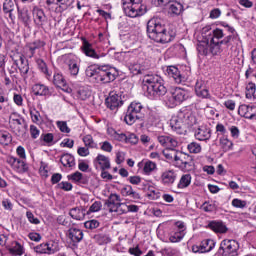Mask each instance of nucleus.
Instances as JSON below:
<instances>
[{
    "label": "nucleus",
    "instance_id": "9",
    "mask_svg": "<svg viewBox=\"0 0 256 256\" xmlns=\"http://www.w3.org/2000/svg\"><path fill=\"white\" fill-rule=\"evenodd\" d=\"M143 105L140 102H132L127 109L124 121L127 125H133L135 121L143 119Z\"/></svg>",
    "mask_w": 256,
    "mask_h": 256
},
{
    "label": "nucleus",
    "instance_id": "11",
    "mask_svg": "<svg viewBox=\"0 0 256 256\" xmlns=\"http://www.w3.org/2000/svg\"><path fill=\"white\" fill-rule=\"evenodd\" d=\"M33 249L35 253H38V255H54V253L59 251V243L55 241H48L35 246Z\"/></svg>",
    "mask_w": 256,
    "mask_h": 256
},
{
    "label": "nucleus",
    "instance_id": "7",
    "mask_svg": "<svg viewBox=\"0 0 256 256\" xmlns=\"http://www.w3.org/2000/svg\"><path fill=\"white\" fill-rule=\"evenodd\" d=\"M143 0H123V11L127 17H141L147 13V6L141 4Z\"/></svg>",
    "mask_w": 256,
    "mask_h": 256
},
{
    "label": "nucleus",
    "instance_id": "51",
    "mask_svg": "<svg viewBox=\"0 0 256 256\" xmlns=\"http://www.w3.org/2000/svg\"><path fill=\"white\" fill-rule=\"evenodd\" d=\"M187 149L189 151V153H201V144L197 143V142H191L190 144H188Z\"/></svg>",
    "mask_w": 256,
    "mask_h": 256
},
{
    "label": "nucleus",
    "instance_id": "13",
    "mask_svg": "<svg viewBox=\"0 0 256 256\" xmlns=\"http://www.w3.org/2000/svg\"><path fill=\"white\" fill-rule=\"evenodd\" d=\"M9 125L13 133H15V135H17L18 137H23V135H25V133L27 132V125L25 124V121H21V119L19 118L11 117Z\"/></svg>",
    "mask_w": 256,
    "mask_h": 256
},
{
    "label": "nucleus",
    "instance_id": "60",
    "mask_svg": "<svg viewBox=\"0 0 256 256\" xmlns=\"http://www.w3.org/2000/svg\"><path fill=\"white\" fill-rule=\"evenodd\" d=\"M84 227L86 229H97L99 227V221L97 220H89L84 223Z\"/></svg>",
    "mask_w": 256,
    "mask_h": 256
},
{
    "label": "nucleus",
    "instance_id": "28",
    "mask_svg": "<svg viewBox=\"0 0 256 256\" xmlns=\"http://www.w3.org/2000/svg\"><path fill=\"white\" fill-rule=\"evenodd\" d=\"M166 73L168 77L173 79L178 85L183 83V80L185 79V77L181 75V71H179V68H177L176 66H168L166 69Z\"/></svg>",
    "mask_w": 256,
    "mask_h": 256
},
{
    "label": "nucleus",
    "instance_id": "32",
    "mask_svg": "<svg viewBox=\"0 0 256 256\" xmlns=\"http://www.w3.org/2000/svg\"><path fill=\"white\" fill-rule=\"evenodd\" d=\"M32 91L34 95L40 96V97H45L50 94L49 87H47L45 84H35L32 87Z\"/></svg>",
    "mask_w": 256,
    "mask_h": 256
},
{
    "label": "nucleus",
    "instance_id": "35",
    "mask_svg": "<svg viewBox=\"0 0 256 256\" xmlns=\"http://www.w3.org/2000/svg\"><path fill=\"white\" fill-rule=\"evenodd\" d=\"M2 9L5 15L9 14L10 19H13V11H15V2L13 0H4Z\"/></svg>",
    "mask_w": 256,
    "mask_h": 256
},
{
    "label": "nucleus",
    "instance_id": "58",
    "mask_svg": "<svg viewBox=\"0 0 256 256\" xmlns=\"http://www.w3.org/2000/svg\"><path fill=\"white\" fill-rule=\"evenodd\" d=\"M229 131L231 133L232 139H239V136L241 135V131L237 126H230Z\"/></svg>",
    "mask_w": 256,
    "mask_h": 256
},
{
    "label": "nucleus",
    "instance_id": "14",
    "mask_svg": "<svg viewBox=\"0 0 256 256\" xmlns=\"http://www.w3.org/2000/svg\"><path fill=\"white\" fill-rule=\"evenodd\" d=\"M6 162L17 173H27V171H29V166L27 165V163H25V161H23L19 158L10 156L7 158Z\"/></svg>",
    "mask_w": 256,
    "mask_h": 256
},
{
    "label": "nucleus",
    "instance_id": "55",
    "mask_svg": "<svg viewBox=\"0 0 256 256\" xmlns=\"http://www.w3.org/2000/svg\"><path fill=\"white\" fill-rule=\"evenodd\" d=\"M232 206L237 209H244V207H247V202L245 200L235 198L232 200Z\"/></svg>",
    "mask_w": 256,
    "mask_h": 256
},
{
    "label": "nucleus",
    "instance_id": "49",
    "mask_svg": "<svg viewBox=\"0 0 256 256\" xmlns=\"http://www.w3.org/2000/svg\"><path fill=\"white\" fill-rule=\"evenodd\" d=\"M220 145L224 151H230L233 148V142L225 136L220 138Z\"/></svg>",
    "mask_w": 256,
    "mask_h": 256
},
{
    "label": "nucleus",
    "instance_id": "19",
    "mask_svg": "<svg viewBox=\"0 0 256 256\" xmlns=\"http://www.w3.org/2000/svg\"><path fill=\"white\" fill-rule=\"evenodd\" d=\"M75 3V0H46L47 5H56V11L63 13L67 9H71V6Z\"/></svg>",
    "mask_w": 256,
    "mask_h": 256
},
{
    "label": "nucleus",
    "instance_id": "64",
    "mask_svg": "<svg viewBox=\"0 0 256 256\" xmlns=\"http://www.w3.org/2000/svg\"><path fill=\"white\" fill-rule=\"evenodd\" d=\"M128 253H130V255H134V256H142L143 255V251H141L139 246L129 248Z\"/></svg>",
    "mask_w": 256,
    "mask_h": 256
},
{
    "label": "nucleus",
    "instance_id": "48",
    "mask_svg": "<svg viewBox=\"0 0 256 256\" xmlns=\"http://www.w3.org/2000/svg\"><path fill=\"white\" fill-rule=\"evenodd\" d=\"M103 207V204L101 201H95L89 208V210L86 211L87 215H91V213H99Z\"/></svg>",
    "mask_w": 256,
    "mask_h": 256
},
{
    "label": "nucleus",
    "instance_id": "18",
    "mask_svg": "<svg viewBox=\"0 0 256 256\" xmlns=\"http://www.w3.org/2000/svg\"><path fill=\"white\" fill-rule=\"evenodd\" d=\"M81 49L82 53H84L86 57H91V59H101V57H105V53H97V51L93 49V44L89 43L87 39H83Z\"/></svg>",
    "mask_w": 256,
    "mask_h": 256
},
{
    "label": "nucleus",
    "instance_id": "23",
    "mask_svg": "<svg viewBox=\"0 0 256 256\" xmlns=\"http://www.w3.org/2000/svg\"><path fill=\"white\" fill-rule=\"evenodd\" d=\"M33 19L35 25L37 27H43L47 23V15H45V11L39 7H34L32 11Z\"/></svg>",
    "mask_w": 256,
    "mask_h": 256
},
{
    "label": "nucleus",
    "instance_id": "16",
    "mask_svg": "<svg viewBox=\"0 0 256 256\" xmlns=\"http://www.w3.org/2000/svg\"><path fill=\"white\" fill-rule=\"evenodd\" d=\"M105 103L110 111H117L119 107L123 106V99L121 95L112 92L109 94V97L106 98Z\"/></svg>",
    "mask_w": 256,
    "mask_h": 256
},
{
    "label": "nucleus",
    "instance_id": "52",
    "mask_svg": "<svg viewBox=\"0 0 256 256\" xmlns=\"http://www.w3.org/2000/svg\"><path fill=\"white\" fill-rule=\"evenodd\" d=\"M12 137L9 132H0V143L1 145H9L11 143Z\"/></svg>",
    "mask_w": 256,
    "mask_h": 256
},
{
    "label": "nucleus",
    "instance_id": "33",
    "mask_svg": "<svg viewBox=\"0 0 256 256\" xmlns=\"http://www.w3.org/2000/svg\"><path fill=\"white\" fill-rule=\"evenodd\" d=\"M69 238L73 243H79L83 241V230L79 228H70L69 229Z\"/></svg>",
    "mask_w": 256,
    "mask_h": 256
},
{
    "label": "nucleus",
    "instance_id": "26",
    "mask_svg": "<svg viewBox=\"0 0 256 256\" xmlns=\"http://www.w3.org/2000/svg\"><path fill=\"white\" fill-rule=\"evenodd\" d=\"M157 139L160 145L166 147V149H175L179 145V142L173 136L161 135Z\"/></svg>",
    "mask_w": 256,
    "mask_h": 256
},
{
    "label": "nucleus",
    "instance_id": "42",
    "mask_svg": "<svg viewBox=\"0 0 256 256\" xmlns=\"http://www.w3.org/2000/svg\"><path fill=\"white\" fill-rule=\"evenodd\" d=\"M139 211V206L137 205H127V203H123L120 210V215H124L125 213H137Z\"/></svg>",
    "mask_w": 256,
    "mask_h": 256
},
{
    "label": "nucleus",
    "instance_id": "6",
    "mask_svg": "<svg viewBox=\"0 0 256 256\" xmlns=\"http://www.w3.org/2000/svg\"><path fill=\"white\" fill-rule=\"evenodd\" d=\"M197 120L191 111L187 109L180 110L176 116H173L170 119V127L174 133L178 135H183L185 133V129L189 127H193Z\"/></svg>",
    "mask_w": 256,
    "mask_h": 256
},
{
    "label": "nucleus",
    "instance_id": "10",
    "mask_svg": "<svg viewBox=\"0 0 256 256\" xmlns=\"http://www.w3.org/2000/svg\"><path fill=\"white\" fill-rule=\"evenodd\" d=\"M217 254L221 256H239V242L231 239L223 240Z\"/></svg>",
    "mask_w": 256,
    "mask_h": 256
},
{
    "label": "nucleus",
    "instance_id": "40",
    "mask_svg": "<svg viewBox=\"0 0 256 256\" xmlns=\"http://www.w3.org/2000/svg\"><path fill=\"white\" fill-rule=\"evenodd\" d=\"M36 63L38 69L46 76V79H51V72L49 71V68H47V63H45L43 59H37Z\"/></svg>",
    "mask_w": 256,
    "mask_h": 256
},
{
    "label": "nucleus",
    "instance_id": "29",
    "mask_svg": "<svg viewBox=\"0 0 256 256\" xmlns=\"http://www.w3.org/2000/svg\"><path fill=\"white\" fill-rule=\"evenodd\" d=\"M69 215L76 221H83L87 215V210L83 207H75L70 209Z\"/></svg>",
    "mask_w": 256,
    "mask_h": 256
},
{
    "label": "nucleus",
    "instance_id": "46",
    "mask_svg": "<svg viewBox=\"0 0 256 256\" xmlns=\"http://www.w3.org/2000/svg\"><path fill=\"white\" fill-rule=\"evenodd\" d=\"M182 11L183 5L179 2H172L169 6V13H172L173 15H181Z\"/></svg>",
    "mask_w": 256,
    "mask_h": 256
},
{
    "label": "nucleus",
    "instance_id": "61",
    "mask_svg": "<svg viewBox=\"0 0 256 256\" xmlns=\"http://www.w3.org/2000/svg\"><path fill=\"white\" fill-rule=\"evenodd\" d=\"M78 95L82 101H86L91 97V92L89 90L81 89L78 91Z\"/></svg>",
    "mask_w": 256,
    "mask_h": 256
},
{
    "label": "nucleus",
    "instance_id": "8",
    "mask_svg": "<svg viewBox=\"0 0 256 256\" xmlns=\"http://www.w3.org/2000/svg\"><path fill=\"white\" fill-rule=\"evenodd\" d=\"M189 99V91L176 87L171 90L170 94L166 96V105L173 109V107H177V105H181L183 101H187Z\"/></svg>",
    "mask_w": 256,
    "mask_h": 256
},
{
    "label": "nucleus",
    "instance_id": "15",
    "mask_svg": "<svg viewBox=\"0 0 256 256\" xmlns=\"http://www.w3.org/2000/svg\"><path fill=\"white\" fill-rule=\"evenodd\" d=\"M177 181V171L173 169L165 170L160 175V183L164 187H171Z\"/></svg>",
    "mask_w": 256,
    "mask_h": 256
},
{
    "label": "nucleus",
    "instance_id": "41",
    "mask_svg": "<svg viewBox=\"0 0 256 256\" xmlns=\"http://www.w3.org/2000/svg\"><path fill=\"white\" fill-rule=\"evenodd\" d=\"M157 164L151 160H147L144 162L143 173L144 175H150L153 171H156Z\"/></svg>",
    "mask_w": 256,
    "mask_h": 256
},
{
    "label": "nucleus",
    "instance_id": "12",
    "mask_svg": "<svg viewBox=\"0 0 256 256\" xmlns=\"http://www.w3.org/2000/svg\"><path fill=\"white\" fill-rule=\"evenodd\" d=\"M104 205L109 209L110 213H118L121 215V196L117 193H111L108 199L105 201Z\"/></svg>",
    "mask_w": 256,
    "mask_h": 256
},
{
    "label": "nucleus",
    "instance_id": "5",
    "mask_svg": "<svg viewBox=\"0 0 256 256\" xmlns=\"http://www.w3.org/2000/svg\"><path fill=\"white\" fill-rule=\"evenodd\" d=\"M237 36H226L223 29L216 28L212 31V38L209 43L210 53L212 55H219L223 52L221 45H226V47H233V45L237 44Z\"/></svg>",
    "mask_w": 256,
    "mask_h": 256
},
{
    "label": "nucleus",
    "instance_id": "1",
    "mask_svg": "<svg viewBox=\"0 0 256 256\" xmlns=\"http://www.w3.org/2000/svg\"><path fill=\"white\" fill-rule=\"evenodd\" d=\"M142 89L148 99H159L167 94L163 78L156 74H147L142 80Z\"/></svg>",
    "mask_w": 256,
    "mask_h": 256
},
{
    "label": "nucleus",
    "instance_id": "17",
    "mask_svg": "<svg viewBox=\"0 0 256 256\" xmlns=\"http://www.w3.org/2000/svg\"><path fill=\"white\" fill-rule=\"evenodd\" d=\"M63 60L68 67L69 74L72 77H77V75H79V61L72 55L63 56Z\"/></svg>",
    "mask_w": 256,
    "mask_h": 256
},
{
    "label": "nucleus",
    "instance_id": "54",
    "mask_svg": "<svg viewBox=\"0 0 256 256\" xmlns=\"http://www.w3.org/2000/svg\"><path fill=\"white\" fill-rule=\"evenodd\" d=\"M129 70L133 75H141V73H143V67H141V64L137 63L129 64Z\"/></svg>",
    "mask_w": 256,
    "mask_h": 256
},
{
    "label": "nucleus",
    "instance_id": "3",
    "mask_svg": "<svg viewBox=\"0 0 256 256\" xmlns=\"http://www.w3.org/2000/svg\"><path fill=\"white\" fill-rule=\"evenodd\" d=\"M162 154L167 161L177 169H180V171H193V159H191V156L177 149H164Z\"/></svg>",
    "mask_w": 256,
    "mask_h": 256
},
{
    "label": "nucleus",
    "instance_id": "30",
    "mask_svg": "<svg viewBox=\"0 0 256 256\" xmlns=\"http://www.w3.org/2000/svg\"><path fill=\"white\" fill-rule=\"evenodd\" d=\"M43 47H45V41L42 40H35L33 42L28 43L27 48L30 51V59L32 57H35L36 51H39V49H43Z\"/></svg>",
    "mask_w": 256,
    "mask_h": 256
},
{
    "label": "nucleus",
    "instance_id": "4",
    "mask_svg": "<svg viewBox=\"0 0 256 256\" xmlns=\"http://www.w3.org/2000/svg\"><path fill=\"white\" fill-rule=\"evenodd\" d=\"M86 76L95 79L97 83H113L119 76L117 69L109 66H88Z\"/></svg>",
    "mask_w": 256,
    "mask_h": 256
},
{
    "label": "nucleus",
    "instance_id": "53",
    "mask_svg": "<svg viewBox=\"0 0 256 256\" xmlns=\"http://www.w3.org/2000/svg\"><path fill=\"white\" fill-rule=\"evenodd\" d=\"M68 179L70 181H74V183H85L83 181V173L75 172L73 174L68 175Z\"/></svg>",
    "mask_w": 256,
    "mask_h": 256
},
{
    "label": "nucleus",
    "instance_id": "62",
    "mask_svg": "<svg viewBox=\"0 0 256 256\" xmlns=\"http://www.w3.org/2000/svg\"><path fill=\"white\" fill-rule=\"evenodd\" d=\"M41 131L39 130V128H37V126L35 125H31L30 126V135L32 137V139H37L40 135Z\"/></svg>",
    "mask_w": 256,
    "mask_h": 256
},
{
    "label": "nucleus",
    "instance_id": "37",
    "mask_svg": "<svg viewBox=\"0 0 256 256\" xmlns=\"http://www.w3.org/2000/svg\"><path fill=\"white\" fill-rule=\"evenodd\" d=\"M192 179L193 178L191 177V174L182 175L177 184V188L178 189H187V187H189V185H191Z\"/></svg>",
    "mask_w": 256,
    "mask_h": 256
},
{
    "label": "nucleus",
    "instance_id": "50",
    "mask_svg": "<svg viewBox=\"0 0 256 256\" xmlns=\"http://www.w3.org/2000/svg\"><path fill=\"white\" fill-rule=\"evenodd\" d=\"M256 86L255 83L250 82L246 86V99H251L255 96Z\"/></svg>",
    "mask_w": 256,
    "mask_h": 256
},
{
    "label": "nucleus",
    "instance_id": "34",
    "mask_svg": "<svg viewBox=\"0 0 256 256\" xmlns=\"http://www.w3.org/2000/svg\"><path fill=\"white\" fill-rule=\"evenodd\" d=\"M60 163L63 167H75V157L69 153L63 154L60 157Z\"/></svg>",
    "mask_w": 256,
    "mask_h": 256
},
{
    "label": "nucleus",
    "instance_id": "2",
    "mask_svg": "<svg viewBox=\"0 0 256 256\" xmlns=\"http://www.w3.org/2000/svg\"><path fill=\"white\" fill-rule=\"evenodd\" d=\"M147 35L156 43H171L175 39V32L168 31L158 18H152L147 23Z\"/></svg>",
    "mask_w": 256,
    "mask_h": 256
},
{
    "label": "nucleus",
    "instance_id": "38",
    "mask_svg": "<svg viewBox=\"0 0 256 256\" xmlns=\"http://www.w3.org/2000/svg\"><path fill=\"white\" fill-rule=\"evenodd\" d=\"M220 25L222 27H224L228 31V33H230V34L227 35V37H236L237 38V44L239 45V43H241V38L239 37V34L235 30V28H233L232 26L227 24V22H221Z\"/></svg>",
    "mask_w": 256,
    "mask_h": 256
},
{
    "label": "nucleus",
    "instance_id": "57",
    "mask_svg": "<svg viewBox=\"0 0 256 256\" xmlns=\"http://www.w3.org/2000/svg\"><path fill=\"white\" fill-rule=\"evenodd\" d=\"M26 217L29 223H32L33 225H39V223H41V221L38 220V218H35V215H33V212L31 211L26 212Z\"/></svg>",
    "mask_w": 256,
    "mask_h": 256
},
{
    "label": "nucleus",
    "instance_id": "24",
    "mask_svg": "<svg viewBox=\"0 0 256 256\" xmlns=\"http://www.w3.org/2000/svg\"><path fill=\"white\" fill-rule=\"evenodd\" d=\"M213 249H215V240L206 239L199 246H193L192 251L194 253H209Z\"/></svg>",
    "mask_w": 256,
    "mask_h": 256
},
{
    "label": "nucleus",
    "instance_id": "56",
    "mask_svg": "<svg viewBox=\"0 0 256 256\" xmlns=\"http://www.w3.org/2000/svg\"><path fill=\"white\" fill-rule=\"evenodd\" d=\"M40 139L44 141L47 145H53V133H47V134H42Z\"/></svg>",
    "mask_w": 256,
    "mask_h": 256
},
{
    "label": "nucleus",
    "instance_id": "21",
    "mask_svg": "<svg viewBox=\"0 0 256 256\" xmlns=\"http://www.w3.org/2000/svg\"><path fill=\"white\" fill-rule=\"evenodd\" d=\"M52 83L55 85V87L62 89L64 93H71V88L67 86V81L65 80V77H63V74L55 72L53 75Z\"/></svg>",
    "mask_w": 256,
    "mask_h": 256
},
{
    "label": "nucleus",
    "instance_id": "36",
    "mask_svg": "<svg viewBox=\"0 0 256 256\" xmlns=\"http://www.w3.org/2000/svg\"><path fill=\"white\" fill-rule=\"evenodd\" d=\"M209 227L214 233H227V226L223 222L212 221L209 223Z\"/></svg>",
    "mask_w": 256,
    "mask_h": 256
},
{
    "label": "nucleus",
    "instance_id": "31",
    "mask_svg": "<svg viewBox=\"0 0 256 256\" xmlns=\"http://www.w3.org/2000/svg\"><path fill=\"white\" fill-rule=\"evenodd\" d=\"M121 195L123 197H131L134 200L141 199V195L135 190H133V187L131 185H126L121 189Z\"/></svg>",
    "mask_w": 256,
    "mask_h": 256
},
{
    "label": "nucleus",
    "instance_id": "63",
    "mask_svg": "<svg viewBox=\"0 0 256 256\" xmlns=\"http://www.w3.org/2000/svg\"><path fill=\"white\" fill-rule=\"evenodd\" d=\"M58 188L63 191H71L73 189V184L69 182H60L58 184Z\"/></svg>",
    "mask_w": 256,
    "mask_h": 256
},
{
    "label": "nucleus",
    "instance_id": "45",
    "mask_svg": "<svg viewBox=\"0 0 256 256\" xmlns=\"http://www.w3.org/2000/svg\"><path fill=\"white\" fill-rule=\"evenodd\" d=\"M185 237V232L183 230H176L172 234H170L169 241L171 243H179Z\"/></svg>",
    "mask_w": 256,
    "mask_h": 256
},
{
    "label": "nucleus",
    "instance_id": "44",
    "mask_svg": "<svg viewBox=\"0 0 256 256\" xmlns=\"http://www.w3.org/2000/svg\"><path fill=\"white\" fill-rule=\"evenodd\" d=\"M93 239L98 245H107V243H111V237L107 234H96L93 236Z\"/></svg>",
    "mask_w": 256,
    "mask_h": 256
},
{
    "label": "nucleus",
    "instance_id": "43",
    "mask_svg": "<svg viewBox=\"0 0 256 256\" xmlns=\"http://www.w3.org/2000/svg\"><path fill=\"white\" fill-rule=\"evenodd\" d=\"M8 251L9 253H11V255H14V256H17V255L21 256L24 253L23 246H21L19 242H13L12 247H9Z\"/></svg>",
    "mask_w": 256,
    "mask_h": 256
},
{
    "label": "nucleus",
    "instance_id": "59",
    "mask_svg": "<svg viewBox=\"0 0 256 256\" xmlns=\"http://www.w3.org/2000/svg\"><path fill=\"white\" fill-rule=\"evenodd\" d=\"M57 127L62 133H71V129L67 126V122L59 121L57 122Z\"/></svg>",
    "mask_w": 256,
    "mask_h": 256
},
{
    "label": "nucleus",
    "instance_id": "39",
    "mask_svg": "<svg viewBox=\"0 0 256 256\" xmlns=\"http://www.w3.org/2000/svg\"><path fill=\"white\" fill-rule=\"evenodd\" d=\"M197 51L199 55L206 56L210 53L209 41H201L197 44Z\"/></svg>",
    "mask_w": 256,
    "mask_h": 256
},
{
    "label": "nucleus",
    "instance_id": "20",
    "mask_svg": "<svg viewBox=\"0 0 256 256\" xmlns=\"http://www.w3.org/2000/svg\"><path fill=\"white\" fill-rule=\"evenodd\" d=\"M238 114L245 119H251L256 121V108L255 106H249L242 104L238 108Z\"/></svg>",
    "mask_w": 256,
    "mask_h": 256
},
{
    "label": "nucleus",
    "instance_id": "47",
    "mask_svg": "<svg viewBox=\"0 0 256 256\" xmlns=\"http://www.w3.org/2000/svg\"><path fill=\"white\" fill-rule=\"evenodd\" d=\"M83 143H84L85 147H87L88 149L97 148V143H95V141L93 140V136H91V135L84 136Z\"/></svg>",
    "mask_w": 256,
    "mask_h": 256
},
{
    "label": "nucleus",
    "instance_id": "27",
    "mask_svg": "<svg viewBox=\"0 0 256 256\" xmlns=\"http://www.w3.org/2000/svg\"><path fill=\"white\" fill-rule=\"evenodd\" d=\"M94 165L96 169L99 165L101 171H107V169H111V160L103 154H98L94 160Z\"/></svg>",
    "mask_w": 256,
    "mask_h": 256
},
{
    "label": "nucleus",
    "instance_id": "25",
    "mask_svg": "<svg viewBox=\"0 0 256 256\" xmlns=\"http://www.w3.org/2000/svg\"><path fill=\"white\" fill-rule=\"evenodd\" d=\"M195 93L197 97H201V99H211V94L209 93V89L205 86V81L197 80L195 84Z\"/></svg>",
    "mask_w": 256,
    "mask_h": 256
},
{
    "label": "nucleus",
    "instance_id": "22",
    "mask_svg": "<svg viewBox=\"0 0 256 256\" xmlns=\"http://www.w3.org/2000/svg\"><path fill=\"white\" fill-rule=\"evenodd\" d=\"M194 137L198 141H209L211 139V128L207 125L199 126L195 130Z\"/></svg>",
    "mask_w": 256,
    "mask_h": 256
}]
</instances>
